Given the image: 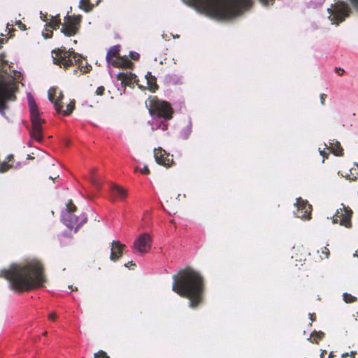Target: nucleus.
<instances>
[{
    "instance_id": "1a4fd4ad",
    "label": "nucleus",
    "mask_w": 358,
    "mask_h": 358,
    "mask_svg": "<svg viewBox=\"0 0 358 358\" xmlns=\"http://www.w3.org/2000/svg\"><path fill=\"white\" fill-rule=\"evenodd\" d=\"M120 45L110 47L106 56V62L115 68L133 69L134 63L127 56H120Z\"/></svg>"
},
{
    "instance_id": "dca6fc26",
    "label": "nucleus",
    "mask_w": 358,
    "mask_h": 358,
    "mask_svg": "<svg viewBox=\"0 0 358 358\" xmlns=\"http://www.w3.org/2000/svg\"><path fill=\"white\" fill-rule=\"evenodd\" d=\"M154 157L158 164L166 167L171 166L173 163V156L162 148L155 149Z\"/></svg>"
},
{
    "instance_id": "5701e85b",
    "label": "nucleus",
    "mask_w": 358,
    "mask_h": 358,
    "mask_svg": "<svg viewBox=\"0 0 358 358\" xmlns=\"http://www.w3.org/2000/svg\"><path fill=\"white\" fill-rule=\"evenodd\" d=\"M329 148L336 156H343L344 155L343 149L338 141L330 143Z\"/></svg>"
},
{
    "instance_id": "49530a36",
    "label": "nucleus",
    "mask_w": 358,
    "mask_h": 358,
    "mask_svg": "<svg viewBox=\"0 0 358 358\" xmlns=\"http://www.w3.org/2000/svg\"><path fill=\"white\" fill-rule=\"evenodd\" d=\"M320 155H322L324 157H327V154L323 150L320 151Z\"/></svg>"
},
{
    "instance_id": "6ab92c4d",
    "label": "nucleus",
    "mask_w": 358,
    "mask_h": 358,
    "mask_svg": "<svg viewBox=\"0 0 358 358\" xmlns=\"http://www.w3.org/2000/svg\"><path fill=\"white\" fill-rule=\"evenodd\" d=\"M306 251L303 246L294 247L292 249V258L296 262H299L302 265V263L306 260Z\"/></svg>"
},
{
    "instance_id": "c03bdc74",
    "label": "nucleus",
    "mask_w": 358,
    "mask_h": 358,
    "mask_svg": "<svg viewBox=\"0 0 358 358\" xmlns=\"http://www.w3.org/2000/svg\"><path fill=\"white\" fill-rule=\"evenodd\" d=\"M48 318L51 320H55L56 318V314L55 313H50L48 315Z\"/></svg>"
},
{
    "instance_id": "a878e982",
    "label": "nucleus",
    "mask_w": 358,
    "mask_h": 358,
    "mask_svg": "<svg viewBox=\"0 0 358 358\" xmlns=\"http://www.w3.org/2000/svg\"><path fill=\"white\" fill-rule=\"evenodd\" d=\"M94 4L91 0H80L79 7L86 12L90 11Z\"/></svg>"
},
{
    "instance_id": "9d476101",
    "label": "nucleus",
    "mask_w": 358,
    "mask_h": 358,
    "mask_svg": "<svg viewBox=\"0 0 358 358\" xmlns=\"http://www.w3.org/2000/svg\"><path fill=\"white\" fill-rule=\"evenodd\" d=\"M64 95L61 91L57 90V88L51 87L48 91V99L54 104V108L58 113H61L64 116L69 115L72 113L75 108L76 102L71 101L67 104L66 109L64 110L62 105V99Z\"/></svg>"
},
{
    "instance_id": "f257e3e1",
    "label": "nucleus",
    "mask_w": 358,
    "mask_h": 358,
    "mask_svg": "<svg viewBox=\"0 0 358 358\" xmlns=\"http://www.w3.org/2000/svg\"><path fill=\"white\" fill-rule=\"evenodd\" d=\"M0 277L9 282L12 290L20 292L43 287L46 281L43 265L38 259L24 264H13L8 269L1 270Z\"/></svg>"
},
{
    "instance_id": "cd10ccee",
    "label": "nucleus",
    "mask_w": 358,
    "mask_h": 358,
    "mask_svg": "<svg viewBox=\"0 0 358 358\" xmlns=\"http://www.w3.org/2000/svg\"><path fill=\"white\" fill-rule=\"evenodd\" d=\"M343 299L345 303H354L357 300V297L348 293H344L343 295Z\"/></svg>"
},
{
    "instance_id": "0eeeda50",
    "label": "nucleus",
    "mask_w": 358,
    "mask_h": 358,
    "mask_svg": "<svg viewBox=\"0 0 358 358\" xmlns=\"http://www.w3.org/2000/svg\"><path fill=\"white\" fill-rule=\"evenodd\" d=\"M77 211V208L71 199L68 201L66 208L62 214V220L64 224L69 229H75L77 231L78 229L87 222V216L81 213L80 216L74 213Z\"/></svg>"
},
{
    "instance_id": "bb28decb",
    "label": "nucleus",
    "mask_w": 358,
    "mask_h": 358,
    "mask_svg": "<svg viewBox=\"0 0 358 358\" xmlns=\"http://www.w3.org/2000/svg\"><path fill=\"white\" fill-rule=\"evenodd\" d=\"M170 120H164V119H160V120L159 122H157V124L156 125V127H152V131H155L156 129H162L163 131H166L169 128V123H168V121H169Z\"/></svg>"
},
{
    "instance_id": "f3484780",
    "label": "nucleus",
    "mask_w": 358,
    "mask_h": 358,
    "mask_svg": "<svg viewBox=\"0 0 358 358\" xmlns=\"http://www.w3.org/2000/svg\"><path fill=\"white\" fill-rule=\"evenodd\" d=\"M126 245L118 241H113L111 243L110 259L116 262L121 258Z\"/></svg>"
},
{
    "instance_id": "3c124183",
    "label": "nucleus",
    "mask_w": 358,
    "mask_h": 358,
    "mask_svg": "<svg viewBox=\"0 0 358 358\" xmlns=\"http://www.w3.org/2000/svg\"><path fill=\"white\" fill-rule=\"evenodd\" d=\"M46 334H47V331H45V332L43 333V335H46Z\"/></svg>"
},
{
    "instance_id": "c85d7f7f",
    "label": "nucleus",
    "mask_w": 358,
    "mask_h": 358,
    "mask_svg": "<svg viewBox=\"0 0 358 358\" xmlns=\"http://www.w3.org/2000/svg\"><path fill=\"white\" fill-rule=\"evenodd\" d=\"M191 132H192L191 127L187 126V127H185L184 129H182L180 134H181L182 137L184 139H187L189 138Z\"/></svg>"
},
{
    "instance_id": "7c9ffc66",
    "label": "nucleus",
    "mask_w": 358,
    "mask_h": 358,
    "mask_svg": "<svg viewBox=\"0 0 358 358\" xmlns=\"http://www.w3.org/2000/svg\"><path fill=\"white\" fill-rule=\"evenodd\" d=\"M129 57L131 59L137 61L140 58V55L138 52L131 51L129 52Z\"/></svg>"
},
{
    "instance_id": "a211bd4d",
    "label": "nucleus",
    "mask_w": 358,
    "mask_h": 358,
    "mask_svg": "<svg viewBox=\"0 0 358 358\" xmlns=\"http://www.w3.org/2000/svg\"><path fill=\"white\" fill-rule=\"evenodd\" d=\"M61 24H62V23H61V19H60L59 15H57L55 17L50 16V21L45 25L46 26L45 30L47 31H50V33L49 34L48 33H47V34L43 33V36L45 38H52V36L53 35V32H52V29H57Z\"/></svg>"
},
{
    "instance_id": "ddd939ff",
    "label": "nucleus",
    "mask_w": 358,
    "mask_h": 358,
    "mask_svg": "<svg viewBox=\"0 0 358 358\" xmlns=\"http://www.w3.org/2000/svg\"><path fill=\"white\" fill-rule=\"evenodd\" d=\"M352 210L348 206L342 204V208L337 209L336 214L333 217L334 223H339L341 225L347 228L352 227L351 217Z\"/></svg>"
},
{
    "instance_id": "aec40b11",
    "label": "nucleus",
    "mask_w": 358,
    "mask_h": 358,
    "mask_svg": "<svg viewBox=\"0 0 358 358\" xmlns=\"http://www.w3.org/2000/svg\"><path fill=\"white\" fill-rule=\"evenodd\" d=\"M136 75L131 73H119L117 74L116 78L118 80L121 81L122 86H130L136 78Z\"/></svg>"
},
{
    "instance_id": "9b49d317",
    "label": "nucleus",
    "mask_w": 358,
    "mask_h": 358,
    "mask_svg": "<svg viewBox=\"0 0 358 358\" xmlns=\"http://www.w3.org/2000/svg\"><path fill=\"white\" fill-rule=\"evenodd\" d=\"M81 16L67 15L62 24L61 32L66 36L70 37L78 34L80 27Z\"/></svg>"
},
{
    "instance_id": "a19ab883",
    "label": "nucleus",
    "mask_w": 358,
    "mask_h": 358,
    "mask_svg": "<svg viewBox=\"0 0 358 358\" xmlns=\"http://www.w3.org/2000/svg\"><path fill=\"white\" fill-rule=\"evenodd\" d=\"M124 266L128 268H131V266L135 267L136 264L133 261H130L127 264H125Z\"/></svg>"
},
{
    "instance_id": "a18cd8bd",
    "label": "nucleus",
    "mask_w": 358,
    "mask_h": 358,
    "mask_svg": "<svg viewBox=\"0 0 358 358\" xmlns=\"http://www.w3.org/2000/svg\"><path fill=\"white\" fill-rule=\"evenodd\" d=\"M310 319L312 322L315 321L316 320V315L315 313H310L309 314Z\"/></svg>"
},
{
    "instance_id": "f03ea898",
    "label": "nucleus",
    "mask_w": 358,
    "mask_h": 358,
    "mask_svg": "<svg viewBox=\"0 0 358 358\" xmlns=\"http://www.w3.org/2000/svg\"><path fill=\"white\" fill-rule=\"evenodd\" d=\"M172 290L180 296L189 300V307L196 309L200 306L205 296L204 278L191 266L180 269L173 277Z\"/></svg>"
},
{
    "instance_id": "c756f323",
    "label": "nucleus",
    "mask_w": 358,
    "mask_h": 358,
    "mask_svg": "<svg viewBox=\"0 0 358 358\" xmlns=\"http://www.w3.org/2000/svg\"><path fill=\"white\" fill-rule=\"evenodd\" d=\"M105 92V87L103 86H99L96 88L95 94L97 96H103Z\"/></svg>"
},
{
    "instance_id": "8fccbe9b",
    "label": "nucleus",
    "mask_w": 358,
    "mask_h": 358,
    "mask_svg": "<svg viewBox=\"0 0 358 358\" xmlns=\"http://www.w3.org/2000/svg\"><path fill=\"white\" fill-rule=\"evenodd\" d=\"M28 159H34V157H31L30 155H28Z\"/></svg>"
},
{
    "instance_id": "79ce46f5",
    "label": "nucleus",
    "mask_w": 358,
    "mask_h": 358,
    "mask_svg": "<svg viewBox=\"0 0 358 358\" xmlns=\"http://www.w3.org/2000/svg\"><path fill=\"white\" fill-rule=\"evenodd\" d=\"M92 184H93L94 186H96V187H98V188H99V187H100V184H99V182L97 181V180H96V179H95V178H94L92 179Z\"/></svg>"
},
{
    "instance_id": "2eb2a0df",
    "label": "nucleus",
    "mask_w": 358,
    "mask_h": 358,
    "mask_svg": "<svg viewBox=\"0 0 358 358\" xmlns=\"http://www.w3.org/2000/svg\"><path fill=\"white\" fill-rule=\"evenodd\" d=\"M296 210L294 213L297 217L309 220L311 217L312 206L306 201L298 199L296 203Z\"/></svg>"
},
{
    "instance_id": "4468645a",
    "label": "nucleus",
    "mask_w": 358,
    "mask_h": 358,
    "mask_svg": "<svg viewBox=\"0 0 358 358\" xmlns=\"http://www.w3.org/2000/svg\"><path fill=\"white\" fill-rule=\"evenodd\" d=\"M152 239L148 234H141L134 242L133 248L140 253H147L151 248Z\"/></svg>"
},
{
    "instance_id": "de8ad7c7",
    "label": "nucleus",
    "mask_w": 358,
    "mask_h": 358,
    "mask_svg": "<svg viewBox=\"0 0 358 358\" xmlns=\"http://www.w3.org/2000/svg\"><path fill=\"white\" fill-rule=\"evenodd\" d=\"M334 352H331L329 354V358H333L334 357Z\"/></svg>"
},
{
    "instance_id": "473e14b6",
    "label": "nucleus",
    "mask_w": 358,
    "mask_h": 358,
    "mask_svg": "<svg viewBox=\"0 0 358 358\" xmlns=\"http://www.w3.org/2000/svg\"><path fill=\"white\" fill-rule=\"evenodd\" d=\"M140 172L145 175H149L150 173V171L148 166H144L143 168L140 170Z\"/></svg>"
},
{
    "instance_id": "58836bf2",
    "label": "nucleus",
    "mask_w": 358,
    "mask_h": 358,
    "mask_svg": "<svg viewBox=\"0 0 358 358\" xmlns=\"http://www.w3.org/2000/svg\"><path fill=\"white\" fill-rule=\"evenodd\" d=\"M18 27L22 30H26V25L23 24L21 21H18L17 23Z\"/></svg>"
},
{
    "instance_id": "b1692460",
    "label": "nucleus",
    "mask_w": 358,
    "mask_h": 358,
    "mask_svg": "<svg viewBox=\"0 0 358 358\" xmlns=\"http://www.w3.org/2000/svg\"><path fill=\"white\" fill-rule=\"evenodd\" d=\"M8 162H15L13 155H8L6 159L0 163V173H6L9 170Z\"/></svg>"
},
{
    "instance_id": "423d86ee",
    "label": "nucleus",
    "mask_w": 358,
    "mask_h": 358,
    "mask_svg": "<svg viewBox=\"0 0 358 358\" xmlns=\"http://www.w3.org/2000/svg\"><path fill=\"white\" fill-rule=\"evenodd\" d=\"M145 103L151 116L164 120L173 118L174 111L169 102L161 100L157 96H150Z\"/></svg>"
},
{
    "instance_id": "09e8293b",
    "label": "nucleus",
    "mask_w": 358,
    "mask_h": 358,
    "mask_svg": "<svg viewBox=\"0 0 358 358\" xmlns=\"http://www.w3.org/2000/svg\"><path fill=\"white\" fill-rule=\"evenodd\" d=\"M59 178V175H57V176H55V177L50 176V179H51V180H54L55 178Z\"/></svg>"
},
{
    "instance_id": "ea45409f",
    "label": "nucleus",
    "mask_w": 358,
    "mask_h": 358,
    "mask_svg": "<svg viewBox=\"0 0 358 358\" xmlns=\"http://www.w3.org/2000/svg\"><path fill=\"white\" fill-rule=\"evenodd\" d=\"M335 71L339 75V76H342L344 73H345V71L343 69H341V68H336L335 69Z\"/></svg>"
},
{
    "instance_id": "603ef678",
    "label": "nucleus",
    "mask_w": 358,
    "mask_h": 358,
    "mask_svg": "<svg viewBox=\"0 0 358 358\" xmlns=\"http://www.w3.org/2000/svg\"><path fill=\"white\" fill-rule=\"evenodd\" d=\"M357 317H358V313H357Z\"/></svg>"
},
{
    "instance_id": "39448f33",
    "label": "nucleus",
    "mask_w": 358,
    "mask_h": 358,
    "mask_svg": "<svg viewBox=\"0 0 358 358\" xmlns=\"http://www.w3.org/2000/svg\"><path fill=\"white\" fill-rule=\"evenodd\" d=\"M52 53L54 55L53 62L66 70L69 68L76 66L73 71V74L79 76L81 74L87 73L92 70L91 65L78 53L76 52L73 48L66 50L64 46L53 50Z\"/></svg>"
},
{
    "instance_id": "f8f14e48",
    "label": "nucleus",
    "mask_w": 358,
    "mask_h": 358,
    "mask_svg": "<svg viewBox=\"0 0 358 358\" xmlns=\"http://www.w3.org/2000/svg\"><path fill=\"white\" fill-rule=\"evenodd\" d=\"M328 10L332 16L331 21L337 24L343 22L351 12L349 6L344 1L336 2L334 10L329 9Z\"/></svg>"
},
{
    "instance_id": "7ed1b4c3",
    "label": "nucleus",
    "mask_w": 358,
    "mask_h": 358,
    "mask_svg": "<svg viewBox=\"0 0 358 358\" xmlns=\"http://www.w3.org/2000/svg\"><path fill=\"white\" fill-rule=\"evenodd\" d=\"M186 3L201 13L218 20L237 17L252 5V0H186Z\"/></svg>"
},
{
    "instance_id": "e433bc0d",
    "label": "nucleus",
    "mask_w": 358,
    "mask_h": 358,
    "mask_svg": "<svg viewBox=\"0 0 358 358\" xmlns=\"http://www.w3.org/2000/svg\"><path fill=\"white\" fill-rule=\"evenodd\" d=\"M41 19L43 21V22H48L50 20V18L48 17V14H43L42 12H41Z\"/></svg>"
},
{
    "instance_id": "20e7f679",
    "label": "nucleus",
    "mask_w": 358,
    "mask_h": 358,
    "mask_svg": "<svg viewBox=\"0 0 358 358\" xmlns=\"http://www.w3.org/2000/svg\"><path fill=\"white\" fill-rule=\"evenodd\" d=\"M4 56L0 55V112L3 113L7 107V101H14L16 99L15 92L17 90V86L15 80H20L22 74L20 71L13 70L9 73L6 69L8 62L4 59Z\"/></svg>"
},
{
    "instance_id": "4be33fe9",
    "label": "nucleus",
    "mask_w": 358,
    "mask_h": 358,
    "mask_svg": "<svg viewBox=\"0 0 358 358\" xmlns=\"http://www.w3.org/2000/svg\"><path fill=\"white\" fill-rule=\"evenodd\" d=\"M111 193L115 197L120 199H124L127 196V190L118 185L111 187Z\"/></svg>"
},
{
    "instance_id": "393cba45",
    "label": "nucleus",
    "mask_w": 358,
    "mask_h": 358,
    "mask_svg": "<svg viewBox=\"0 0 358 358\" xmlns=\"http://www.w3.org/2000/svg\"><path fill=\"white\" fill-rule=\"evenodd\" d=\"M324 337V333L322 331H314L311 333L308 340L313 343H318V342L322 340Z\"/></svg>"
},
{
    "instance_id": "72a5a7b5",
    "label": "nucleus",
    "mask_w": 358,
    "mask_h": 358,
    "mask_svg": "<svg viewBox=\"0 0 358 358\" xmlns=\"http://www.w3.org/2000/svg\"><path fill=\"white\" fill-rule=\"evenodd\" d=\"M356 352L352 351L350 355L348 353L343 354L342 357L343 358H346L347 357H349L350 358H355Z\"/></svg>"
},
{
    "instance_id": "37998d69",
    "label": "nucleus",
    "mask_w": 358,
    "mask_h": 358,
    "mask_svg": "<svg viewBox=\"0 0 358 358\" xmlns=\"http://www.w3.org/2000/svg\"><path fill=\"white\" fill-rule=\"evenodd\" d=\"M186 198V194H178L177 197H176V199L178 200V201H180L181 199H184Z\"/></svg>"
},
{
    "instance_id": "6e6552de",
    "label": "nucleus",
    "mask_w": 358,
    "mask_h": 358,
    "mask_svg": "<svg viewBox=\"0 0 358 358\" xmlns=\"http://www.w3.org/2000/svg\"><path fill=\"white\" fill-rule=\"evenodd\" d=\"M28 103L32 126L30 134L32 138L36 140L37 141H41L43 139L42 124L45 122V121L41 117V114L39 113L36 103L35 102L34 97L30 94L28 95Z\"/></svg>"
},
{
    "instance_id": "2f4dec72",
    "label": "nucleus",
    "mask_w": 358,
    "mask_h": 358,
    "mask_svg": "<svg viewBox=\"0 0 358 358\" xmlns=\"http://www.w3.org/2000/svg\"><path fill=\"white\" fill-rule=\"evenodd\" d=\"M259 2H261L264 6H270V5H273L274 4V2H275V0H259Z\"/></svg>"
},
{
    "instance_id": "412c9836",
    "label": "nucleus",
    "mask_w": 358,
    "mask_h": 358,
    "mask_svg": "<svg viewBox=\"0 0 358 358\" xmlns=\"http://www.w3.org/2000/svg\"><path fill=\"white\" fill-rule=\"evenodd\" d=\"M145 78L147 80L148 89L152 92H156L159 89V86L155 76L151 72H148L145 75Z\"/></svg>"
},
{
    "instance_id": "4c0bfd02",
    "label": "nucleus",
    "mask_w": 358,
    "mask_h": 358,
    "mask_svg": "<svg viewBox=\"0 0 358 358\" xmlns=\"http://www.w3.org/2000/svg\"><path fill=\"white\" fill-rule=\"evenodd\" d=\"M356 10L358 11V0H349Z\"/></svg>"
},
{
    "instance_id": "f704fd0d",
    "label": "nucleus",
    "mask_w": 358,
    "mask_h": 358,
    "mask_svg": "<svg viewBox=\"0 0 358 358\" xmlns=\"http://www.w3.org/2000/svg\"><path fill=\"white\" fill-rule=\"evenodd\" d=\"M327 95L326 94H324V93L320 94V99L321 104L322 106H324L325 104L324 101H325V99H327Z\"/></svg>"
},
{
    "instance_id": "c9c22d12",
    "label": "nucleus",
    "mask_w": 358,
    "mask_h": 358,
    "mask_svg": "<svg viewBox=\"0 0 358 358\" xmlns=\"http://www.w3.org/2000/svg\"><path fill=\"white\" fill-rule=\"evenodd\" d=\"M8 165L9 166V169H10L12 168L18 169V168L21 167L20 163H17L16 165H14V162H8Z\"/></svg>"
}]
</instances>
